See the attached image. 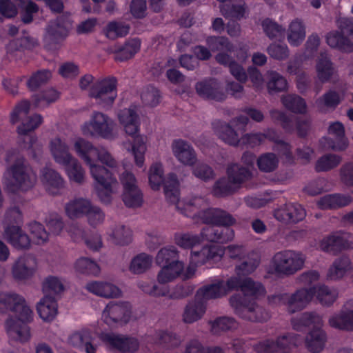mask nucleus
<instances>
[{
  "instance_id": "f257e3e1",
  "label": "nucleus",
  "mask_w": 353,
  "mask_h": 353,
  "mask_svg": "<svg viewBox=\"0 0 353 353\" xmlns=\"http://www.w3.org/2000/svg\"><path fill=\"white\" fill-rule=\"evenodd\" d=\"M74 150L88 166L94 180V188L99 200L105 204L112 201L118 185L117 179L105 166L113 172L123 171L119 174V181L123 190L138 188L137 181L132 172L121 166L119 161L105 148L96 147L91 142L83 138H78L74 143Z\"/></svg>"
},
{
  "instance_id": "f03ea898",
  "label": "nucleus",
  "mask_w": 353,
  "mask_h": 353,
  "mask_svg": "<svg viewBox=\"0 0 353 353\" xmlns=\"http://www.w3.org/2000/svg\"><path fill=\"white\" fill-rule=\"evenodd\" d=\"M166 183L165 194L172 202L177 201L176 210L182 214L196 221L217 226L230 227L236 219L229 212L219 208H207V200L202 196H191L178 201L177 181L174 175H170Z\"/></svg>"
},
{
  "instance_id": "7ed1b4c3",
  "label": "nucleus",
  "mask_w": 353,
  "mask_h": 353,
  "mask_svg": "<svg viewBox=\"0 0 353 353\" xmlns=\"http://www.w3.org/2000/svg\"><path fill=\"white\" fill-rule=\"evenodd\" d=\"M6 161L10 165L3 176L6 190L16 194L32 189L36 184L37 177L26 159L19 154H12L8 155Z\"/></svg>"
},
{
  "instance_id": "20e7f679",
  "label": "nucleus",
  "mask_w": 353,
  "mask_h": 353,
  "mask_svg": "<svg viewBox=\"0 0 353 353\" xmlns=\"http://www.w3.org/2000/svg\"><path fill=\"white\" fill-rule=\"evenodd\" d=\"M301 342L300 336L294 333L279 336L276 340L265 339L253 345L257 353H291L293 347ZM252 346V340L237 339L232 342L233 350L236 353H244Z\"/></svg>"
},
{
  "instance_id": "39448f33",
  "label": "nucleus",
  "mask_w": 353,
  "mask_h": 353,
  "mask_svg": "<svg viewBox=\"0 0 353 353\" xmlns=\"http://www.w3.org/2000/svg\"><path fill=\"white\" fill-rule=\"evenodd\" d=\"M136 105H131L129 108L120 110L118 113V119L123 125L125 132L134 137L131 152L134 156L136 165L142 168L144 165V155L147 148L145 137L137 134L139 130V117Z\"/></svg>"
},
{
  "instance_id": "423d86ee",
  "label": "nucleus",
  "mask_w": 353,
  "mask_h": 353,
  "mask_svg": "<svg viewBox=\"0 0 353 353\" xmlns=\"http://www.w3.org/2000/svg\"><path fill=\"white\" fill-rule=\"evenodd\" d=\"M294 330L301 331L306 327L313 325V329L307 334L305 344L307 350L314 353L323 350L326 341V334L321 327L323 325L322 317L316 312H304L292 319Z\"/></svg>"
},
{
  "instance_id": "0eeeda50",
  "label": "nucleus",
  "mask_w": 353,
  "mask_h": 353,
  "mask_svg": "<svg viewBox=\"0 0 353 353\" xmlns=\"http://www.w3.org/2000/svg\"><path fill=\"white\" fill-rule=\"evenodd\" d=\"M228 179L221 178L214 185L212 193L218 197L225 196L233 193L241 184L248 180L251 172L248 168L238 163H231L227 168Z\"/></svg>"
},
{
  "instance_id": "6e6552de",
  "label": "nucleus",
  "mask_w": 353,
  "mask_h": 353,
  "mask_svg": "<svg viewBox=\"0 0 353 353\" xmlns=\"http://www.w3.org/2000/svg\"><path fill=\"white\" fill-rule=\"evenodd\" d=\"M305 261V256L300 252L292 250L280 251L272 259V270L279 276L293 275L303 268Z\"/></svg>"
},
{
  "instance_id": "1a4fd4ad",
  "label": "nucleus",
  "mask_w": 353,
  "mask_h": 353,
  "mask_svg": "<svg viewBox=\"0 0 353 353\" xmlns=\"http://www.w3.org/2000/svg\"><path fill=\"white\" fill-rule=\"evenodd\" d=\"M314 294L313 288H302L294 293H280L268 297L270 304L283 305L289 314H294L305 309Z\"/></svg>"
},
{
  "instance_id": "9d476101",
  "label": "nucleus",
  "mask_w": 353,
  "mask_h": 353,
  "mask_svg": "<svg viewBox=\"0 0 353 353\" xmlns=\"http://www.w3.org/2000/svg\"><path fill=\"white\" fill-rule=\"evenodd\" d=\"M230 304L240 318L251 322L262 323L270 319L269 312L255 300L245 301L240 294H235L230 299Z\"/></svg>"
},
{
  "instance_id": "9b49d317",
  "label": "nucleus",
  "mask_w": 353,
  "mask_h": 353,
  "mask_svg": "<svg viewBox=\"0 0 353 353\" xmlns=\"http://www.w3.org/2000/svg\"><path fill=\"white\" fill-rule=\"evenodd\" d=\"M115 123L106 114L94 112L89 122L83 124L82 131L87 136H97L105 139H112L115 137Z\"/></svg>"
},
{
  "instance_id": "f8f14e48",
  "label": "nucleus",
  "mask_w": 353,
  "mask_h": 353,
  "mask_svg": "<svg viewBox=\"0 0 353 353\" xmlns=\"http://www.w3.org/2000/svg\"><path fill=\"white\" fill-rule=\"evenodd\" d=\"M30 103L28 101H22L18 103L10 117L12 123L21 122L17 127V132L21 135H25L28 132L38 128L43 121V117L39 114L29 116Z\"/></svg>"
},
{
  "instance_id": "ddd939ff",
  "label": "nucleus",
  "mask_w": 353,
  "mask_h": 353,
  "mask_svg": "<svg viewBox=\"0 0 353 353\" xmlns=\"http://www.w3.org/2000/svg\"><path fill=\"white\" fill-rule=\"evenodd\" d=\"M117 80L114 77L98 79L92 84L89 96L103 108L111 106L117 97Z\"/></svg>"
},
{
  "instance_id": "4468645a",
  "label": "nucleus",
  "mask_w": 353,
  "mask_h": 353,
  "mask_svg": "<svg viewBox=\"0 0 353 353\" xmlns=\"http://www.w3.org/2000/svg\"><path fill=\"white\" fill-rule=\"evenodd\" d=\"M248 122V117L240 115L232 119L230 123L218 121L214 123L213 125L216 134L223 142L232 146H237L241 144V137H239V134L232 126L241 131H245Z\"/></svg>"
},
{
  "instance_id": "2eb2a0df",
  "label": "nucleus",
  "mask_w": 353,
  "mask_h": 353,
  "mask_svg": "<svg viewBox=\"0 0 353 353\" xmlns=\"http://www.w3.org/2000/svg\"><path fill=\"white\" fill-rule=\"evenodd\" d=\"M33 313L30 309L28 319H24L21 313L15 316H9L5 321L4 327L10 341L26 343L30 339V328L28 323L32 321Z\"/></svg>"
},
{
  "instance_id": "dca6fc26",
  "label": "nucleus",
  "mask_w": 353,
  "mask_h": 353,
  "mask_svg": "<svg viewBox=\"0 0 353 353\" xmlns=\"http://www.w3.org/2000/svg\"><path fill=\"white\" fill-rule=\"evenodd\" d=\"M130 316L131 305L128 302L110 303L102 313L103 321L112 327L126 324Z\"/></svg>"
},
{
  "instance_id": "f3484780",
  "label": "nucleus",
  "mask_w": 353,
  "mask_h": 353,
  "mask_svg": "<svg viewBox=\"0 0 353 353\" xmlns=\"http://www.w3.org/2000/svg\"><path fill=\"white\" fill-rule=\"evenodd\" d=\"M9 312H13L14 316L21 313L24 319H28L30 307L22 296L12 292H1L0 313L7 314Z\"/></svg>"
},
{
  "instance_id": "a211bd4d",
  "label": "nucleus",
  "mask_w": 353,
  "mask_h": 353,
  "mask_svg": "<svg viewBox=\"0 0 353 353\" xmlns=\"http://www.w3.org/2000/svg\"><path fill=\"white\" fill-rule=\"evenodd\" d=\"M71 26L70 15L68 14L60 15L56 19L49 21L46 28L45 40L52 44L62 42L68 36Z\"/></svg>"
},
{
  "instance_id": "6ab92c4d",
  "label": "nucleus",
  "mask_w": 353,
  "mask_h": 353,
  "mask_svg": "<svg viewBox=\"0 0 353 353\" xmlns=\"http://www.w3.org/2000/svg\"><path fill=\"white\" fill-rule=\"evenodd\" d=\"M306 215L305 209L299 203H289L275 210L274 216L276 220L285 223H296Z\"/></svg>"
},
{
  "instance_id": "aec40b11",
  "label": "nucleus",
  "mask_w": 353,
  "mask_h": 353,
  "mask_svg": "<svg viewBox=\"0 0 353 353\" xmlns=\"http://www.w3.org/2000/svg\"><path fill=\"white\" fill-rule=\"evenodd\" d=\"M36 259L31 254L20 256L12 266V275L17 281H25L33 276L36 270Z\"/></svg>"
},
{
  "instance_id": "412c9836",
  "label": "nucleus",
  "mask_w": 353,
  "mask_h": 353,
  "mask_svg": "<svg viewBox=\"0 0 353 353\" xmlns=\"http://www.w3.org/2000/svg\"><path fill=\"white\" fill-rule=\"evenodd\" d=\"M195 89L196 93L203 99L221 101L226 97L220 82L215 79L197 82Z\"/></svg>"
},
{
  "instance_id": "4be33fe9",
  "label": "nucleus",
  "mask_w": 353,
  "mask_h": 353,
  "mask_svg": "<svg viewBox=\"0 0 353 353\" xmlns=\"http://www.w3.org/2000/svg\"><path fill=\"white\" fill-rule=\"evenodd\" d=\"M271 117L281 122L282 127L288 132L293 130L294 123H296L298 134L300 137L306 135L310 127L309 119H301L294 116H287L284 112L273 110L270 111Z\"/></svg>"
},
{
  "instance_id": "5701e85b",
  "label": "nucleus",
  "mask_w": 353,
  "mask_h": 353,
  "mask_svg": "<svg viewBox=\"0 0 353 353\" xmlns=\"http://www.w3.org/2000/svg\"><path fill=\"white\" fill-rule=\"evenodd\" d=\"M173 155L181 163L192 166L197 160L196 154L193 147L186 141L179 139L172 143Z\"/></svg>"
},
{
  "instance_id": "b1692460",
  "label": "nucleus",
  "mask_w": 353,
  "mask_h": 353,
  "mask_svg": "<svg viewBox=\"0 0 353 353\" xmlns=\"http://www.w3.org/2000/svg\"><path fill=\"white\" fill-rule=\"evenodd\" d=\"M353 300L347 302L341 311L330 316L328 324L340 330H353Z\"/></svg>"
},
{
  "instance_id": "393cba45",
  "label": "nucleus",
  "mask_w": 353,
  "mask_h": 353,
  "mask_svg": "<svg viewBox=\"0 0 353 353\" xmlns=\"http://www.w3.org/2000/svg\"><path fill=\"white\" fill-rule=\"evenodd\" d=\"M4 239L15 249L25 250L30 248L29 236L19 225H7L4 228Z\"/></svg>"
},
{
  "instance_id": "a878e982",
  "label": "nucleus",
  "mask_w": 353,
  "mask_h": 353,
  "mask_svg": "<svg viewBox=\"0 0 353 353\" xmlns=\"http://www.w3.org/2000/svg\"><path fill=\"white\" fill-rule=\"evenodd\" d=\"M101 340L112 348L122 352H134L139 348V343L137 339L114 334H102Z\"/></svg>"
},
{
  "instance_id": "bb28decb",
  "label": "nucleus",
  "mask_w": 353,
  "mask_h": 353,
  "mask_svg": "<svg viewBox=\"0 0 353 353\" xmlns=\"http://www.w3.org/2000/svg\"><path fill=\"white\" fill-rule=\"evenodd\" d=\"M225 252L221 246L206 245L199 251H192L190 254L191 263L196 265H201L208 262L219 261L224 255Z\"/></svg>"
},
{
  "instance_id": "cd10ccee",
  "label": "nucleus",
  "mask_w": 353,
  "mask_h": 353,
  "mask_svg": "<svg viewBox=\"0 0 353 353\" xmlns=\"http://www.w3.org/2000/svg\"><path fill=\"white\" fill-rule=\"evenodd\" d=\"M93 336L88 329H81L72 333L68 339V343L85 353H96L97 345L92 343Z\"/></svg>"
},
{
  "instance_id": "c85d7f7f",
  "label": "nucleus",
  "mask_w": 353,
  "mask_h": 353,
  "mask_svg": "<svg viewBox=\"0 0 353 353\" xmlns=\"http://www.w3.org/2000/svg\"><path fill=\"white\" fill-rule=\"evenodd\" d=\"M49 150L54 161L61 165L68 164L74 157L70 152V146L65 140L59 137L50 141Z\"/></svg>"
},
{
  "instance_id": "c756f323",
  "label": "nucleus",
  "mask_w": 353,
  "mask_h": 353,
  "mask_svg": "<svg viewBox=\"0 0 353 353\" xmlns=\"http://www.w3.org/2000/svg\"><path fill=\"white\" fill-rule=\"evenodd\" d=\"M85 288L90 293L106 299L118 298L121 295V290L114 283L105 281H94L88 282Z\"/></svg>"
},
{
  "instance_id": "7c9ffc66",
  "label": "nucleus",
  "mask_w": 353,
  "mask_h": 353,
  "mask_svg": "<svg viewBox=\"0 0 353 353\" xmlns=\"http://www.w3.org/2000/svg\"><path fill=\"white\" fill-rule=\"evenodd\" d=\"M41 181L46 191L52 195L59 194L64 187V180L59 173L48 167L41 170Z\"/></svg>"
},
{
  "instance_id": "2f4dec72",
  "label": "nucleus",
  "mask_w": 353,
  "mask_h": 353,
  "mask_svg": "<svg viewBox=\"0 0 353 353\" xmlns=\"http://www.w3.org/2000/svg\"><path fill=\"white\" fill-rule=\"evenodd\" d=\"M170 175H174L176 176V179L177 181V184H178L177 188H177L176 189L177 194H178V201H181L179 198V183L177 179L176 175L174 173H170L167 176L166 179L164 180L163 179V165L161 163L155 162V163H152V165L150 166V170H149V176H148L149 183L152 190H158L160 188L163 182H164L163 183H164L165 196L167 200L170 203H174L175 206L176 207L177 201L172 202L171 201H170L168 199V198L167 197V196L165 194L166 183H168V181L170 180L169 178L170 176Z\"/></svg>"
},
{
  "instance_id": "473e14b6",
  "label": "nucleus",
  "mask_w": 353,
  "mask_h": 353,
  "mask_svg": "<svg viewBox=\"0 0 353 353\" xmlns=\"http://www.w3.org/2000/svg\"><path fill=\"white\" fill-rule=\"evenodd\" d=\"M184 271V263L175 260L163 265L157 275L159 284H166L173 282L179 277H181Z\"/></svg>"
},
{
  "instance_id": "72a5a7b5",
  "label": "nucleus",
  "mask_w": 353,
  "mask_h": 353,
  "mask_svg": "<svg viewBox=\"0 0 353 353\" xmlns=\"http://www.w3.org/2000/svg\"><path fill=\"white\" fill-rule=\"evenodd\" d=\"M108 239L115 245H127L132 240V232L124 224L118 223L110 226L107 231Z\"/></svg>"
},
{
  "instance_id": "f704fd0d",
  "label": "nucleus",
  "mask_w": 353,
  "mask_h": 353,
  "mask_svg": "<svg viewBox=\"0 0 353 353\" xmlns=\"http://www.w3.org/2000/svg\"><path fill=\"white\" fill-rule=\"evenodd\" d=\"M287 40L290 46L297 47L305 39L306 28L300 19H293L288 25L286 30Z\"/></svg>"
},
{
  "instance_id": "c9c22d12",
  "label": "nucleus",
  "mask_w": 353,
  "mask_h": 353,
  "mask_svg": "<svg viewBox=\"0 0 353 353\" xmlns=\"http://www.w3.org/2000/svg\"><path fill=\"white\" fill-rule=\"evenodd\" d=\"M92 203L88 199L82 197L74 199L65 204V214L70 219L82 218L85 216Z\"/></svg>"
},
{
  "instance_id": "e433bc0d",
  "label": "nucleus",
  "mask_w": 353,
  "mask_h": 353,
  "mask_svg": "<svg viewBox=\"0 0 353 353\" xmlns=\"http://www.w3.org/2000/svg\"><path fill=\"white\" fill-rule=\"evenodd\" d=\"M352 200V197L347 194H332L321 197L317 204L323 210L336 209L348 205Z\"/></svg>"
},
{
  "instance_id": "4c0bfd02",
  "label": "nucleus",
  "mask_w": 353,
  "mask_h": 353,
  "mask_svg": "<svg viewBox=\"0 0 353 353\" xmlns=\"http://www.w3.org/2000/svg\"><path fill=\"white\" fill-rule=\"evenodd\" d=\"M226 294L225 282L221 279H216L211 283L204 285L197 292V295L204 300L219 299Z\"/></svg>"
},
{
  "instance_id": "58836bf2",
  "label": "nucleus",
  "mask_w": 353,
  "mask_h": 353,
  "mask_svg": "<svg viewBox=\"0 0 353 353\" xmlns=\"http://www.w3.org/2000/svg\"><path fill=\"white\" fill-rule=\"evenodd\" d=\"M57 303L52 296L45 295L37 306L39 316L46 322L52 321L57 314Z\"/></svg>"
},
{
  "instance_id": "ea45409f",
  "label": "nucleus",
  "mask_w": 353,
  "mask_h": 353,
  "mask_svg": "<svg viewBox=\"0 0 353 353\" xmlns=\"http://www.w3.org/2000/svg\"><path fill=\"white\" fill-rule=\"evenodd\" d=\"M316 70L317 78L321 83L329 81L335 74L336 70L326 52L320 54L316 65Z\"/></svg>"
},
{
  "instance_id": "a19ab883",
  "label": "nucleus",
  "mask_w": 353,
  "mask_h": 353,
  "mask_svg": "<svg viewBox=\"0 0 353 353\" xmlns=\"http://www.w3.org/2000/svg\"><path fill=\"white\" fill-rule=\"evenodd\" d=\"M353 269L350 259L342 256L334 260L327 272V278L336 281L342 279L347 272Z\"/></svg>"
},
{
  "instance_id": "79ce46f5",
  "label": "nucleus",
  "mask_w": 353,
  "mask_h": 353,
  "mask_svg": "<svg viewBox=\"0 0 353 353\" xmlns=\"http://www.w3.org/2000/svg\"><path fill=\"white\" fill-rule=\"evenodd\" d=\"M205 311V305L202 302L196 300L189 301L184 308L182 320L185 323L192 324L201 319Z\"/></svg>"
},
{
  "instance_id": "37998d69",
  "label": "nucleus",
  "mask_w": 353,
  "mask_h": 353,
  "mask_svg": "<svg viewBox=\"0 0 353 353\" xmlns=\"http://www.w3.org/2000/svg\"><path fill=\"white\" fill-rule=\"evenodd\" d=\"M220 10L225 18L241 19L244 17L245 8L242 0H218Z\"/></svg>"
},
{
  "instance_id": "c03bdc74",
  "label": "nucleus",
  "mask_w": 353,
  "mask_h": 353,
  "mask_svg": "<svg viewBox=\"0 0 353 353\" xmlns=\"http://www.w3.org/2000/svg\"><path fill=\"white\" fill-rule=\"evenodd\" d=\"M241 292L240 294L245 301L256 300L260 296H263L265 290L263 285L259 282L254 281L251 278H245L243 280Z\"/></svg>"
},
{
  "instance_id": "a18cd8bd",
  "label": "nucleus",
  "mask_w": 353,
  "mask_h": 353,
  "mask_svg": "<svg viewBox=\"0 0 353 353\" xmlns=\"http://www.w3.org/2000/svg\"><path fill=\"white\" fill-rule=\"evenodd\" d=\"M329 134L335 137V140L328 143V148L334 150H343L347 146V140L345 137V130L343 124L334 122L329 127Z\"/></svg>"
},
{
  "instance_id": "49530a36",
  "label": "nucleus",
  "mask_w": 353,
  "mask_h": 353,
  "mask_svg": "<svg viewBox=\"0 0 353 353\" xmlns=\"http://www.w3.org/2000/svg\"><path fill=\"white\" fill-rule=\"evenodd\" d=\"M210 332L214 335H221L228 331H233L238 328V322L232 317L221 316L209 322Z\"/></svg>"
},
{
  "instance_id": "de8ad7c7",
  "label": "nucleus",
  "mask_w": 353,
  "mask_h": 353,
  "mask_svg": "<svg viewBox=\"0 0 353 353\" xmlns=\"http://www.w3.org/2000/svg\"><path fill=\"white\" fill-rule=\"evenodd\" d=\"M176 245L183 249H192L203 242L201 232L199 234L193 232H176L174 235Z\"/></svg>"
},
{
  "instance_id": "09e8293b",
  "label": "nucleus",
  "mask_w": 353,
  "mask_h": 353,
  "mask_svg": "<svg viewBox=\"0 0 353 353\" xmlns=\"http://www.w3.org/2000/svg\"><path fill=\"white\" fill-rule=\"evenodd\" d=\"M180 336L170 331H157L152 339V342L163 345L168 347H176L181 343Z\"/></svg>"
},
{
  "instance_id": "8fccbe9b",
  "label": "nucleus",
  "mask_w": 353,
  "mask_h": 353,
  "mask_svg": "<svg viewBox=\"0 0 353 353\" xmlns=\"http://www.w3.org/2000/svg\"><path fill=\"white\" fill-rule=\"evenodd\" d=\"M270 139L272 141L275 140V132L272 130H268L265 133H247L241 137V144L248 145L250 148H254L261 145L265 139Z\"/></svg>"
},
{
  "instance_id": "3c124183",
  "label": "nucleus",
  "mask_w": 353,
  "mask_h": 353,
  "mask_svg": "<svg viewBox=\"0 0 353 353\" xmlns=\"http://www.w3.org/2000/svg\"><path fill=\"white\" fill-rule=\"evenodd\" d=\"M326 39L327 44L332 48H336L347 52L353 51V42L344 37L341 32H330L327 34Z\"/></svg>"
},
{
  "instance_id": "603ef678",
  "label": "nucleus",
  "mask_w": 353,
  "mask_h": 353,
  "mask_svg": "<svg viewBox=\"0 0 353 353\" xmlns=\"http://www.w3.org/2000/svg\"><path fill=\"white\" fill-rule=\"evenodd\" d=\"M65 167V172L70 181L78 184H82L85 181V172L78 159L75 157L71 159V161L66 165H62Z\"/></svg>"
},
{
  "instance_id": "864d4df0",
  "label": "nucleus",
  "mask_w": 353,
  "mask_h": 353,
  "mask_svg": "<svg viewBox=\"0 0 353 353\" xmlns=\"http://www.w3.org/2000/svg\"><path fill=\"white\" fill-rule=\"evenodd\" d=\"M141 42L138 39L128 41L125 45L115 50L114 59L123 61L132 58L140 49Z\"/></svg>"
},
{
  "instance_id": "5fc2aeb1",
  "label": "nucleus",
  "mask_w": 353,
  "mask_h": 353,
  "mask_svg": "<svg viewBox=\"0 0 353 353\" xmlns=\"http://www.w3.org/2000/svg\"><path fill=\"white\" fill-rule=\"evenodd\" d=\"M281 102L285 108L294 113L304 114L307 110L305 100L296 94L283 96Z\"/></svg>"
},
{
  "instance_id": "6e6d98bb",
  "label": "nucleus",
  "mask_w": 353,
  "mask_h": 353,
  "mask_svg": "<svg viewBox=\"0 0 353 353\" xmlns=\"http://www.w3.org/2000/svg\"><path fill=\"white\" fill-rule=\"evenodd\" d=\"M242 261L236 266L235 270L238 276H246L252 274L260 263V259L256 254H249L241 259Z\"/></svg>"
},
{
  "instance_id": "4d7b16f0",
  "label": "nucleus",
  "mask_w": 353,
  "mask_h": 353,
  "mask_svg": "<svg viewBox=\"0 0 353 353\" xmlns=\"http://www.w3.org/2000/svg\"><path fill=\"white\" fill-rule=\"evenodd\" d=\"M312 288L314 290V294H316L317 299L323 305H331L338 297V291L333 288L321 285Z\"/></svg>"
},
{
  "instance_id": "13d9d810",
  "label": "nucleus",
  "mask_w": 353,
  "mask_h": 353,
  "mask_svg": "<svg viewBox=\"0 0 353 353\" xmlns=\"http://www.w3.org/2000/svg\"><path fill=\"white\" fill-rule=\"evenodd\" d=\"M341 162V158L340 156L334 154H326L316 161L315 170L317 172H328L336 168Z\"/></svg>"
},
{
  "instance_id": "bf43d9fd",
  "label": "nucleus",
  "mask_w": 353,
  "mask_h": 353,
  "mask_svg": "<svg viewBox=\"0 0 353 353\" xmlns=\"http://www.w3.org/2000/svg\"><path fill=\"white\" fill-rule=\"evenodd\" d=\"M152 261L150 255L141 253L132 259L130 270L134 274L143 273L152 266Z\"/></svg>"
},
{
  "instance_id": "052dcab7",
  "label": "nucleus",
  "mask_w": 353,
  "mask_h": 353,
  "mask_svg": "<svg viewBox=\"0 0 353 353\" xmlns=\"http://www.w3.org/2000/svg\"><path fill=\"white\" fill-rule=\"evenodd\" d=\"M75 270L81 274L98 276L101 272L99 265L93 260L87 257H81L74 264Z\"/></svg>"
},
{
  "instance_id": "680f3d73",
  "label": "nucleus",
  "mask_w": 353,
  "mask_h": 353,
  "mask_svg": "<svg viewBox=\"0 0 353 353\" xmlns=\"http://www.w3.org/2000/svg\"><path fill=\"white\" fill-rule=\"evenodd\" d=\"M268 77L267 88L270 93L282 92L286 90L287 81L279 73L275 71H269Z\"/></svg>"
},
{
  "instance_id": "e2e57ef3",
  "label": "nucleus",
  "mask_w": 353,
  "mask_h": 353,
  "mask_svg": "<svg viewBox=\"0 0 353 353\" xmlns=\"http://www.w3.org/2000/svg\"><path fill=\"white\" fill-rule=\"evenodd\" d=\"M206 43L212 51L225 50L229 52L235 51L234 45L224 37H208Z\"/></svg>"
},
{
  "instance_id": "0e129e2a",
  "label": "nucleus",
  "mask_w": 353,
  "mask_h": 353,
  "mask_svg": "<svg viewBox=\"0 0 353 353\" xmlns=\"http://www.w3.org/2000/svg\"><path fill=\"white\" fill-rule=\"evenodd\" d=\"M278 157L272 152L261 154L257 159V165L264 172H271L276 169L279 165Z\"/></svg>"
},
{
  "instance_id": "69168bd1",
  "label": "nucleus",
  "mask_w": 353,
  "mask_h": 353,
  "mask_svg": "<svg viewBox=\"0 0 353 353\" xmlns=\"http://www.w3.org/2000/svg\"><path fill=\"white\" fill-rule=\"evenodd\" d=\"M58 97V92L55 90L49 89L35 94L32 98V102L36 108H44L49 103L55 101Z\"/></svg>"
},
{
  "instance_id": "338daca9",
  "label": "nucleus",
  "mask_w": 353,
  "mask_h": 353,
  "mask_svg": "<svg viewBox=\"0 0 353 353\" xmlns=\"http://www.w3.org/2000/svg\"><path fill=\"white\" fill-rule=\"evenodd\" d=\"M122 199L128 208H138L142 205L143 194L138 188L123 190Z\"/></svg>"
},
{
  "instance_id": "774afa93",
  "label": "nucleus",
  "mask_w": 353,
  "mask_h": 353,
  "mask_svg": "<svg viewBox=\"0 0 353 353\" xmlns=\"http://www.w3.org/2000/svg\"><path fill=\"white\" fill-rule=\"evenodd\" d=\"M28 230L36 244L43 245L48 241L49 234L41 223L37 221L30 223Z\"/></svg>"
}]
</instances>
